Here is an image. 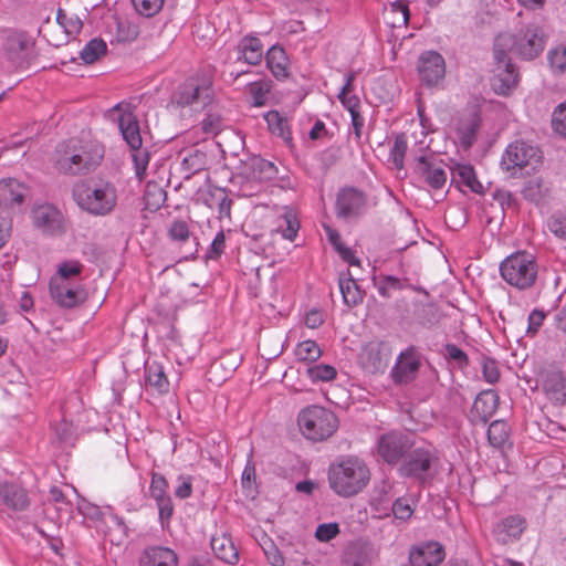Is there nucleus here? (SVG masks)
<instances>
[{"instance_id":"f257e3e1","label":"nucleus","mask_w":566,"mask_h":566,"mask_svg":"<svg viewBox=\"0 0 566 566\" xmlns=\"http://www.w3.org/2000/svg\"><path fill=\"white\" fill-rule=\"evenodd\" d=\"M546 35L536 23H528L515 33H501L495 38L494 59H504V55L515 54L523 60H533L544 50Z\"/></svg>"},{"instance_id":"f03ea898","label":"nucleus","mask_w":566,"mask_h":566,"mask_svg":"<svg viewBox=\"0 0 566 566\" xmlns=\"http://www.w3.org/2000/svg\"><path fill=\"white\" fill-rule=\"evenodd\" d=\"M72 195L77 207L94 217L108 216L117 206V189L105 179L80 181L74 185Z\"/></svg>"},{"instance_id":"7ed1b4c3","label":"nucleus","mask_w":566,"mask_h":566,"mask_svg":"<svg viewBox=\"0 0 566 566\" xmlns=\"http://www.w3.org/2000/svg\"><path fill=\"white\" fill-rule=\"evenodd\" d=\"M367 463L355 455H348L328 468L329 488L342 497H352L361 492L370 481Z\"/></svg>"},{"instance_id":"20e7f679","label":"nucleus","mask_w":566,"mask_h":566,"mask_svg":"<svg viewBox=\"0 0 566 566\" xmlns=\"http://www.w3.org/2000/svg\"><path fill=\"white\" fill-rule=\"evenodd\" d=\"M542 165L541 150L525 142L510 144L501 159V168L511 177H522L535 172Z\"/></svg>"},{"instance_id":"39448f33","label":"nucleus","mask_w":566,"mask_h":566,"mask_svg":"<svg viewBox=\"0 0 566 566\" xmlns=\"http://www.w3.org/2000/svg\"><path fill=\"white\" fill-rule=\"evenodd\" d=\"M103 158V149L98 145L61 147L56 150L55 167L65 175H77L95 167Z\"/></svg>"},{"instance_id":"423d86ee","label":"nucleus","mask_w":566,"mask_h":566,"mask_svg":"<svg viewBox=\"0 0 566 566\" xmlns=\"http://www.w3.org/2000/svg\"><path fill=\"white\" fill-rule=\"evenodd\" d=\"M297 422L304 437L313 441L329 438L338 427L336 416L319 406L304 408L298 413Z\"/></svg>"},{"instance_id":"0eeeda50","label":"nucleus","mask_w":566,"mask_h":566,"mask_svg":"<svg viewBox=\"0 0 566 566\" xmlns=\"http://www.w3.org/2000/svg\"><path fill=\"white\" fill-rule=\"evenodd\" d=\"M503 280L520 290L532 286L537 276V265L533 255L517 252L507 256L500 266Z\"/></svg>"},{"instance_id":"6e6552de","label":"nucleus","mask_w":566,"mask_h":566,"mask_svg":"<svg viewBox=\"0 0 566 566\" xmlns=\"http://www.w3.org/2000/svg\"><path fill=\"white\" fill-rule=\"evenodd\" d=\"M213 90L211 83L206 78L191 77L180 85L171 96V104L177 107H189L199 112L211 104Z\"/></svg>"},{"instance_id":"1a4fd4ad","label":"nucleus","mask_w":566,"mask_h":566,"mask_svg":"<svg viewBox=\"0 0 566 566\" xmlns=\"http://www.w3.org/2000/svg\"><path fill=\"white\" fill-rule=\"evenodd\" d=\"M411 447L412 442L407 434L399 431H389L378 437L376 454L385 463L396 465L402 461Z\"/></svg>"},{"instance_id":"9d476101","label":"nucleus","mask_w":566,"mask_h":566,"mask_svg":"<svg viewBox=\"0 0 566 566\" xmlns=\"http://www.w3.org/2000/svg\"><path fill=\"white\" fill-rule=\"evenodd\" d=\"M434 460L436 455L432 448H416L412 451H408L407 455L402 459L399 474L417 479L422 483L427 480L428 472Z\"/></svg>"},{"instance_id":"9b49d317","label":"nucleus","mask_w":566,"mask_h":566,"mask_svg":"<svg viewBox=\"0 0 566 566\" xmlns=\"http://www.w3.org/2000/svg\"><path fill=\"white\" fill-rule=\"evenodd\" d=\"M537 387L552 403H566V376L560 370L542 369L537 375Z\"/></svg>"},{"instance_id":"f8f14e48","label":"nucleus","mask_w":566,"mask_h":566,"mask_svg":"<svg viewBox=\"0 0 566 566\" xmlns=\"http://www.w3.org/2000/svg\"><path fill=\"white\" fill-rule=\"evenodd\" d=\"M149 496L156 503L158 517L163 527L167 526L174 514L172 500L168 493V482L164 475L153 472L149 485Z\"/></svg>"},{"instance_id":"ddd939ff","label":"nucleus","mask_w":566,"mask_h":566,"mask_svg":"<svg viewBox=\"0 0 566 566\" xmlns=\"http://www.w3.org/2000/svg\"><path fill=\"white\" fill-rule=\"evenodd\" d=\"M112 112L117 114L118 128L130 149L139 148L143 144L139 124L130 105L118 103Z\"/></svg>"},{"instance_id":"4468645a","label":"nucleus","mask_w":566,"mask_h":566,"mask_svg":"<svg viewBox=\"0 0 566 566\" xmlns=\"http://www.w3.org/2000/svg\"><path fill=\"white\" fill-rule=\"evenodd\" d=\"M415 171L433 189H441L447 182L444 165L433 155L419 156L416 159Z\"/></svg>"},{"instance_id":"2eb2a0df","label":"nucleus","mask_w":566,"mask_h":566,"mask_svg":"<svg viewBox=\"0 0 566 566\" xmlns=\"http://www.w3.org/2000/svg\"><path fill=\"white\" fill-rule=\"evenodd\" d=\"M420 80L428 86L438 85L444 77L446 63L441 54L428 51L421 54L418 63Z\"/></svg>"},{"instance_id":"dca6fc26","label":"nucleus","mask_w":566,"mask_h":566,"mask_svg":"<svg viewBox=\"0 0 566 566\" xmlns=\"http://www.w3.org/2000/svg\"><path fill=\"white\" fill-rule=\"evenodd\" d=\"M495 70L491 80L493 91L499 95H509L517 84V72L511 63L510 56L494 59Z\"/></svg>"},{"instance_id":"f3484780","label":"nucleus","mask_w":566,"mask_h":566,"mask_svg":"<svg viewBox=\"0 0 566 566\" xmlns=\"http://www.w3.org/2000/svg\"><path fill=\"white\" fill-rule=\"evenodd\" d=\"M419 367L418 353L413 348H407L398 356L390 375L395 384H408L416 378Z\"/></svg>"},{"instance_id":"a211bd4d","label":"nucleus","mask_w":566,"mask_h":566,"mask_svg":"<svg viewBox=\"0 0 566 566\" xmlns=\"http://www.w3.org/2000/svg\"><path fill=\"white\" fill-rule=\"evenodd\" d=\"M390 358L389 347L378 342L368 343L359 355L363 368L368 373L384 371Z\"/></svg>"},{"instance_id":"6ab92c4d","label":"nucleus","mask_w":566,"mask_h":566,"mask_svg":"<svg viewBox=\"0 0 566 566\" xmlns=\"http://www.w3.org/2000/svg\"><path fill=\"white\" fill-rule=\"evenodd\" d=\"M50 294L63 307H74L86 298L84 289L75 282H50Z\"/></svg>"},{"instance_id":"aec40b11","label":"nucleus","mask_w":566,"mask_h":566,"mask_svg":"<svg viewBox=\"0 0 566 566\" xmlns=\"http://www.w3.org/2000/svg\"><path fill=\"white\" fill-rule=\"evenodd\" d=\"M32 220L36 228L48 234H55L62 231V213L52 205H38L32 210Z\"/></svg>"},{"instance_id":"412c9836","label":"nucleus","mask_w":566,"mask_h":566,"mask_svg":"<svg viewBox=\"0 0 566 566\" xmlns=\"http://www.w3.org/2000/svg\"><path fill=\"white\" fill-rule=\"evenodd\" d=\"M443 558V547L437 542L413 546L409 553L410 566H438Z\"/></svg>"},{"instance_id":"4be33fe9","label":"nucleus","mask_w":566,"mask_h":566,"mask_svg":"<svg viewBox=\"0 0 566 566\" xmlns=\"http://www.w3.org/2000/svg\"><path fill=\"white\" fill-rule=\"evenodd\" d=\"M4 48L8 59L20 65L30 56L33 41L23 32H13L8 35Z\"/></svg>"},{"instance_id":"5701e85b","label":"nucleus","mask_w":566,"mask_h":566,"mask_svg":"<svg viewBox=\"0 0 566 566\" xmlns=\"http://www.w3.org/2000/svg\"><path fill=\"white\" fill-rule=\"evenodd\" d=\"M29 190L28 187L13 178L0 180V206L14 208L22 205Z\"/></svg>"},{"instance_id":"b1692460","label":"nucleus","mask_w":566,"mask_h":566,"mask_svg":"<svg viewBox=\"0 0 566 566\" xmlns=\"http://www.w3.org/2000/svg\"><path fill=\"white\" fill-rule=\"evenodd\" d=\"M364 205V195L354 188H345L337 196L336 207L340 217L349 218L358 214Z\"/></svg>"},{"instance_id":"393cba45","label":"nucleus","mask_w":566,"mask_h":566,"mask_svg":"<svg viewBox=\"0 0 566 566\" xmlns=\"http://www.w3.org/2000/svg\"><path fill=\"white\" fill-rule=\"evenodd\" d=\"M139 566H178V556L168 547H148L139 557Z\"/></svg>"},{"instance_id":"a878e982","label":"nucleus","mask_w":566,"mask_h":566,"mask_svg":"<svg viewBox=\"0 0 566 566\" xmlns=\"http://www.w3.org/2000/svg\"><path fill=\"white\" fill-rule=\"evenodd\" d=\"M0 500L13 511H23L29 506L27 491L14 483H0Z\"/></svg>"},{"instance_id":"bb28decb","label":"nucleus","mask_w":566,"mask_h":566,"mask_svg":"<svg viewBox=\"0 0 566 566\" xmlns=\"http://www.w3.org/2000/svg\"><path fill=\"white\" fill-rule=\"evenodd\" d=\"M276 167L269 160L261 157L250 158L243 168V175L255 181H268L272 180L276 176Z\"/></svg>"},{"instance_id":"cd10ccee","label":"nucleus","mask_w":566,"mask_h":566,"mask_svg":"<svg viewBox=\"0 0 566 566\" xmlns=\"http://www.w3.org/2000/svg\"><path fill=\"white\" fill-rule=\"evenodd\" d=\"M264 54V48L259 38L247 35L238 43V60L247 64L258 65Z\"/></svg>"},{"instance_id":"c85d7f7f","label":"nucleus","mask_w":566,"mask_h":566,"mask_svg":"<svg viewBox=\"0 0 566 566\" xmlns=\"http://www.w3.org/2000/svg\"><path fill=\"white\" fill-rule=\"evenodd\" d=\"M499 406V396L494 390H484L479 394L473 403L472 411L479 415L483 421L491 418Z\"/></svg>"},{"instance_id":"c756f323","label":"nucleus","mask_w":566,"mask_h":566,"mask_svg":"<svg viewBox=\"0 0 566 566\" xmlns=\"http://www.w3.org/2000/svg\"><path fill=\"white\" fill-rule=\"evenodd\" d=\"M266 64L272 74L277 78L287 75L289 59L281 46L273 45L265 55Z\"/></svg>"},{"instance_id":"7c9ffc66","label":"nucleus","mask_w":566,"mask_h":566,"mask_svg":"<svg viewBox=\"0 0 566 566\" xmlns=\"http://www.w3.org/2000/svg\"><path fill=\"white\" fill-rule=\"evenodd\" d=\"M146 382L158 394H165L169 390V381L165 374L164 367L156 363H147L145 366Z\"/></svg>"},{"instance_id":"2f4dec72","label":"nucleus","mask_w":566,"mask_h":566,"mask_svg":"<svg viewBox=\"0 0 566 566\" xmlns=\"http://www.w3.org/2000/svg\"><path fill=\"white\" fill-rule=\"evenodd\" d=\"M384 18L387 24L392 28H401L409 21L408 4L403 0L390 3L384 12Z\"/></svg>"},{"instance_id":"473e14b6","label":"nucleus","mask_w":566,"mask_h":566,"mask_svg":"<svg viewBox=\"0 0 566 566\" xmlns=\"http://www.w3.org/2000/svg\"><path fill=\"white\" fill-rule=\"evenodd\" d=\"M211 548L219 559L228 564H235L239 560V553L235 546L226 536L213 537L211 539Z\"/></svg>"},{"instance_id":"72a5a7b5","label":"nucleus","mask_w":566,"mask_h":566,"mask_svg":"<svg viewBox=\"0 0 566 566\" xmlns=\"http://www.w3.org/2000/svg\"><path fill=\"white\" fill-rule=\"evenodd\" d=\"M264 119L272 134L281 137L286 144H291L292 134L286 117L277 111H270L265 114Z\"/></svg>"},{"instance_id":"f704fd0d","label":"nucleus","mask_w":566,"mask_h":566,"mask_svg":"<svg viewBox=\"0 0 566 566\" xmlns=\"http://www.w3.org/2000/svg\"><path fill=\"white\" fill-rule=\"evenodd\" d=\"M524 528L525 521L522 517L509 516L496 526V533L501 541L507 542L520 537Z\"/></svg>"},{"instance_id":"c9c22d12","label":"nucleus","mask_w":566,"mask_h":566,"mask_svg":"<svg viewBox=\"0 0 566 566\" xmlns=\"http://www.w3.org/2000/svg\"><path fill=\"white\" fill-rule=\"evenodd\" d=\"M339 290L344 303L348 306H355L363 301V293L356 281L349 274H342L339 276Z\"/></svg>"},{"instance_id":"e433bc0d","label":"nucleus","mask_w":566,"mask_h":566,"mask_svg":"<svg viewBox=\"0 0 566 566\" xmlns=\"http://www.w3.org/2000/svg\"><path fill=\"white\" fill-rule=\"evenodd\" d=\"M480 123L476 116H471L461 122L457 128L458 137L465 148L472 146L479 129Z\"/></svg>"},{"instance_id":"4c0bfd02","label":"nucleus","mask_w":566,"mask_h":566,"mask_svg":"<svg viewBox=\"0 0 566 566\" xmlns=\"http://www.w3.org/2000/svg\"><path fill=\"white\" fill-rule=\"evenodd\" d=\"M354 80H355V73L347 74L346 82L338 94V98H339L340 103L349 113H354L355 111H358L359 104H360L359 98L355 94H353Z\"/></svg>"},{"instance_id":"58836bf2","label":"nucleus","mask_w":566,"mask_h":566,"mask_svg":"<svg viewBox=\"0 0 566 566\" xmlns=\"http://www.w3.org/2000/svg\"><path fill=\"white\" fill-rule=\"evenodd\" d=\"M306 375L313 382H327L336 378L337 370L328 364H315L307 368Z\"/></svg>"},{"instance_id":"ea45409f","label":"nucleus","mask_w":566,"mask_h":566,"mask_svg":"<svg viewBox=\"0 0 566 566\" xmlns=\"http://www.w3.org/2000/svg\"><path fill=\"white\" fill-rule=\"evenodd\" d=\"M107 45L101 39L91 40L80 52V57L86 64H92L106 53Z\"/></svg>"},{"instance_id":"a19ab883","label":"nucleus","mask_w":566,"mask_h":566,"mask_svg":"<svg viewBox=\"0 0 566 566\" xmlns=\"http://www.w3.org/2000/svg\"><path fill=\"white\" fill-rule=\"evenodd\" d=\"M82 263L78 261H65L57 268V273L51 279V282H73L72 280L81 274Z\"/></svg>"},{"instance_id":"79ce46f5","label":"nucleus","mask_w":566,"mask_h":566,"mask_svg":"<svg viewBox=\"0 0 566 566\" xmlns=\"http://www.w3.org/2000/svg\"><path fill=\"white\" fill-rule=\"evenodd\" d=\"M488 439L493 447L502 448L509 440V426L504 421H493L488 430Z\"/></svg>"},{"instance_id":"37998d69","label":"nucleus","mask_w":566,"mask_h":566,"mask_svg":"<svg viewBox=\"0 0 566 566\" xmlns=\"http://www.w3.org/2000/svg\"><path fill=\"white\" fill-rule=\"evenodd\" d=\"M295 355L298 360L315 361L321 357L322 350L316 342L306 339L297 344Z\"/></svg>"},{"instance_id":"c03bdc74","label":"nucleus","mask_w":566,"mask_h":566,"mask_svg":"<svg viewBox=\"0 0 566 566\" xmlns=\"http://www.w3.org/2000/svg\"><path fill=\"white\" fill-rule=\"evenodd\" d=\"M453 175L459 177L472 191L479 192L482 189V185L478 181L472 166L458 165L453 169Z\"/></svg>"},{"instance_id":"a18cd8bd","label":"nucleus","mask_w":566,"mask_h":566,"mask_svg":"<svg viewBox=\"0 0 566 566\" xmlns=\"http://www.w3.org/2000/svg\"><path fill=\"white\" fill-rule=\"evenodd\" d=\"M282 223L280 228L285 226L282 234L285 239L293 241L297 234L300 223L296 217V213L287 208H284V212L281 214Z\"/></svg>"},{"instance_id":"49530a36","label":"nucleus","mask_w":566,"mask_h":566,"mask_svg":"<svg viewBox=\"0 0 566 566\" xmlns=\"http://www.w3.org/2000/svg\"><path fill=\"white\" fill-rule=\"evenodd\" d=\"M408 149L405 135H398L390 149V160L397 169L403 168L405 156Z\"/></svg>"},{"instance_id":"de8ad7c7","label":"nucleus","mask_w":566,"mask_h":566,"mask_svg":"<svg viewBox=\"0 0 566 566\" xmlns=\"http://www.w3.org/2000/svg\"><path fill=\"white\" fill-rule=\"evenodd\" d=\"M549 65L554 73L563 74L566 71V46L557 45L548 52Z\"/></svg>"},{"instance_id":"09e8293b","label":"nucleus","mask_w":566,"mask_h":566,"mask_svg":"<svg viewBox=\"0 0 566 566\" xmlns=\"http://www.w3.org/2000/svg\"><path fill=\"white\" fill-rule=\"evenodd\" d=\"M270 88V83L265 81L254 82L249 85V94L254 106L265 105Z\"/></svg>"},{"instance_id":"8fccbe9b","label":"nucleus","mask_w":566,"mask_h":566,"mask_svg":"<svg viewBox=\"0 0 566 566\" xmlns=\"http://www.w3.org/2000/svg\"><path fill=\"white\" fill-rule=\"evenodd\" d=\"M149 153L147 149L139 148L132 149V158L135 166L136 177L142 181L145 178L146 169L149 164Z\"/></svg>"},{"instance_id":"3c124183","label":"nucleus","mask_w":566,"mask_h":566,"mask_svg":"<svg viewBox=\"0 0 566 566\" xmlns=\"http://www.w3.org/2000/svg\"><path fill=\"white\" fill-rule=\"evenodd\" d=\"M413 500L410 496L398 497L392 504V514L397 520L408 521L413 513Z\"/></svg>"},{"instance_id":"603ef678","label":"nucleus","mask_w":566,"mask_h":566,"mask_svg":"<svg viewBox=\"0 0 566 566\" xmlns=\"http://www.w3.org/2000/svg\"><path fill=\"white\" fill-rule=\"evenodd\" d=\"M407 281L396 276H384L378 283V292L384 297H390L392 291H399L406 287Z\"/></svg>"},{"instance_id":"864d4df0","label":"nucleus","mask_w":566,"mask_h":566,"mask_svg":"<svg viewBox=\"0 0 566 566\" xmlns=\"http://www.w3.org/2000/svg\"><path fill=\"white\" fill-rule=\"evenodd\" d=\"M165 0H132L136 11L144 17L157 14L164 6Z\"/></svg>"},{"instance_id":"5fc2aeb1","label":"nucleus","mask_w":566,"mask_h":566,"mask_svg":"<svg viewBox=\"0 0 566 566\" xmlns=\"http://www.w3.org/2000/svg\"><path fill=\"white\" fill-rule=\"evenodd\" d=\"M552 128L556 134L566 137V102L555 107L552 114Z\"/></svg>"},{"instance_id":"6e6d98bb","label":"nucleus","mask_w":566,"mask_h":566,"mask_svg":"<svg viewBox=\"0 0 566 566\" xmlns=\"http://www.w3.org/2000/svg\"><path fill=\"white\" fill-rule=\"evenodd\" d=\"M165 191L157 185L148 182L145 190L146 205L158 208L165 201Z\"/></svg>"},{"instance_id":"4d7b16f0","label":"nucleus","mask_w":566,"mask_h":566,"mask_svg":"<svg viewBox=\"0 0 566 566\" xmlns=\"http://www.w3.org/2000/svg\"><path fill=\"white\" fill-rule=\"evenodd\" d=\"M339 534V526L337 523L319 524L315 532V537L319 542H328Z\"/></svg>"},{"instance_id":"13d9d810","label":"nucleus","mask_w":566,"mask_h":566,"mask_svg":"<svg viewBox=\"0 0 566 566\" xmlns=\"http://www.w3.org/2000/svg\"><path fill=\"white\" fill-rule=\"evenodd\" d=\"M547 228L558 239L566 240V217L553 216L547 221Z\"/></svg>"},{"instance_id":"bf43d9fd","label":"nucleus","mask_w":566,"mask_h":566,"mask_svg":"<svg viewBox=\"0 0 566 566\" xmlns=\"http://www.w3.org/2000/svg\"><path fill=\"white\" fill-rule=\"evenodd\" d=\"M189 227L184 220H175L169 228V235L176 241H186L189 238Z\"/></svg>"},{"instance_id":"052dcab7","label":"nucleus","mask_w":566,"mask_h":566,"mask_svg":"<svg viewBox=\"0 0 566 566\" xmlns=\"http://www.w3.org/2000/svg\"><path fill=\"white\" fill-rule=\"evenodd\" d=\"M482 373H483L484 379L490 384H494L499 380L500 371H499L495 360H493V359H490V358L482 359Z\"/></svg>"},{"instance_id":"680f3d73","label":"nucleus","mask_w":566,"mask_h":566,"mask_svg":"<svg viewBox=\"0 0 566 566\" xmlns=\"http://www.w3.org/2000/svg\"><path fill=\"white\" fill-rule=\"evenodd\" d=\"M446 357L454 363H457L460 367L468 365V356L467 354L460 349L457 345L448 344L446 346Z\"/></svg>"},{"instance_id":"e2e57ef3","label":"nucleus","mask_w":566,"mask_h":566,"mask_svg":"<svg viewBox=\"0 0 566 566\" xmlns=\"http://www.w3.org/2000/svg\"><path fill=\"white\" fill-rule=\"evenodd\" d=\"M56 19L60 25L65 29V32L67 34H75L81 29L80 20H73L72 18H67L66 14L62 12V10H59Z\"/></svg>"},{"instance_id":"0e129e2a","label":"nucleus","mask_w":566,"mask_h":566,"mask_svg":"<svg viewBox=\"0 0 566 566\" xmlns=\"http://www.w3.org/2000/svg\"><path fill=\"white\" fill-rule=\"evenodd\" d=\"M324 313L316 308L308 311L304 317L305 326L311 329L318 328L324 323Z\"/></svg>"},{"instance_id":"69168bd1","label":"nucleus","mask_w":566,"mask_h":566,"mask_svg":"<svg viewBox=\"0 0 566 566\" xmlns=\"http://www.w3.org/2000/svg\"><path fill=\"white\" fill-rule=\"evenodd\" d=\"M226 248V237L223 231H219L217 235L214 237L210 250H209V258L210 259H217L219 258Z\"/></svg>"},{"instance_id":"338daca9","label":"nucleus","mask_w":566,"mask_h":566,"mask_svg":"<svg viewBox=\"0 0 566 566\" xmlns=\"http://www.w3.org/2000/svg\"><path fill=\"white\" fill-rule=\"evenodd\" d=\"M178 486L175 490V495L179 499H188L192 493V481L190 476H179Z\"/></svg>"},{"instance_id":"774afa93","label":"nucleus","mask_w":566,"mask_h":566,"mask_svg":"<svg viewBox=\"0 0 566 566\" xmlns=\"http://www.w3.org/2000/svg\"><path fill=\"white\" fill-rule=\"evenodd\" d=\"M78 511L85 517L91 520H99L103 515L101 509L92 503L83 502L78 505Z\"/></svg>"}]
</instances>
